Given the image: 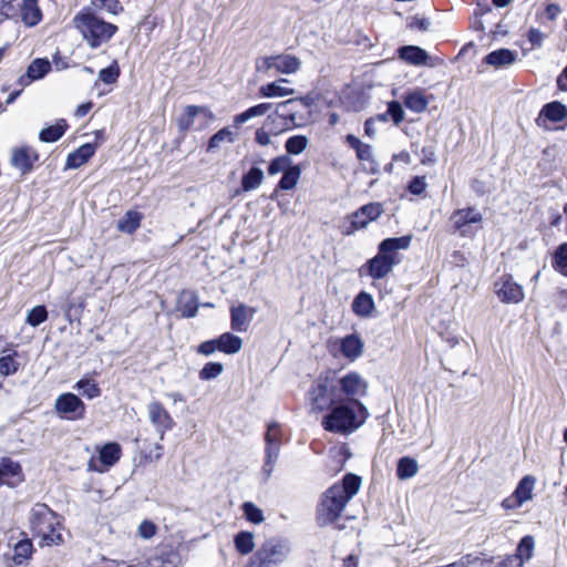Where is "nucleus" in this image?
<instances>
[{
	"instance_id": "6e6d98bb",
	"label": "nucleus",
	"mask_w": 567,
	"mask_h": 567,
	"mask_svg": "<svg viewBox=\"0 0 567 567\" xmlns=\"http://www.w3.org/2000/svg\"><path fill=\"white\" fill-rule=\"evenodd\" d=\"M470 566V565H474L476 567H494L496 565V563L493 560V559H489V558H486L485 556L481 557V556H472V555H466L465 557H463V567L464 566Z\"/></svg>"
},
{
	"instance_id": "423d86ee",
	"label": "nucleus",
	"mask_w": 567,
	"mask_h": 567,
	"mask_svg": "<svg viewBox=\"0 0 567 567\" xmlns=\"http://www.w3.org/2000/svg\"><path fill=\"white\" fill-rule=\"evenodd\" d=\"M290 553V544L285 538L267 539L249 558L248 567H276Z\"/></svg>"
},
{
	"instance_id": "9d476101",
	"label": "nucleus",
	"mask_w": 567,
	"mask_h": 567,
	"mask_svg": "<svg viewBox=\"0 0 567 567\" xmlns=\"http://www.w3.org/2000/svg\"><path fill=\"white\" fill-rule=\"evenodd\" d=\"M280 425L278 422L272 421L267 425V431L264 434L265 439V461L262 465V474L269 478L274 472L275 463L279 457L280 443H279Z\"/></svg>"
},
{
	"instance_id": "1a4fd4ad",
	"label": "nucleus",
	"mask_w": 567,
	"mask_h": 567,
	"mask_svg": "<svg viewBox=\"0 0 567 567\" xmlns=\"http://www.w3.org/2000/svg\"><path fill=\"white\" fill-rule=\"evenodd\" d=\"M364 342L359 332L353 331L341 338L329 342V351L333 354H340L344 359L353 362L363 353Z\"/></svg>"
},
{
	"instance_id": "412c9836",
	"label": "nucleus",
	"mask_w": 567,
	"mask_h": 567,
	"mask_svg": "<svg viewBox=\"0 0 567 567\" xmlns=\"http://www.w3.org/2000/svg\"><path fill=\"white\" fill-rule=\"evenodd\" d=\"M199 306L198 296L190 290L183 289L176 298V310L182 318L196 317Z\"/></svg>"
},
{
	"instance_id": "b1692460",
	"label": "nucleus",
	"mask_w": 567,
	"mask_h": 567,
	"mask_svg": "<svg viewBox=\"0 0 567 567\" xmlns=\"http://www.w3.org/2000/svg\"><path fill=\"white\" fill-rule=\"evenodd\" d=\"M375 309L374 299L371 293L361 290L352 300L351 310L360 318H369Z\"/></svg>"
},
{
	"instance_id": "680f3d73",
	"label": "nucleus",
	"mask_w": 567,
	"mask_h": 567,
	"mask_svg": "<svg viewBox=\"0 0 567 567\" xmlns=\"http://www.w3.org/2000/svg\"><path fill=\"white\" fill-rule=\"evenodd\" d=\"M272 69H275V66H274V55L258 58L256 60V70H257V72L267 74Z\"/></svg>"
},
{
	"instance_id": "c756f323",
	"label": "nucleus",
	"mask_w": 567,
	"mask_h": 567,
	"mask_svg": "<svg viewBox=\"0 0 567 567\" xmlns=\"http://www.w3.org/2000/svg\"><path fill=\"white\" fill-rule=\"evenodd\" d=\"M233 542L236 551L241 556L251 554L255 548V535L249 530H239L234 535Z\"/></svg>"
},
{
	"instance_id": "cd10ccee",
	"label": "nucleus",
	"mask_w": 567,
	"mask_h": 567,
	"mask_svg": "<svg viewBox=\"0 0 567 567\" xmlns=\"http://www.w3.org/2000/svg\"><path fill=\"white\" fill-rule=\"evenodd\" d=\"M95 153V146L91 143L81 145L70 153L66 158V168H78L85 164Z\"/></svg>"
},
{
	"instance_id": "72a5a7b5",
	"label": "nucleus",
	"mask_w": 567,
	"mask_h": 567,
	"mask_svg": "<svg viewBox=\"0 0 567 567\" xmlns=\"http://www.w3.org/2000/svg\"><path fill=\"white\" fill-rule=\"evenodd\" d=\"M289 82L287 79H279L278 81L261 85L259 89V94L262 97H281L287 95H292L295 93L293 89L285 87L281 83Z\"/></svg>"
},
{
	"instance_id": "473e14b6",
	"label": "nucleus",
	"mask_w": 567,
	"mask_h": 567,
	"mask_svg": "<svg viewBox=\"0 0 567 567\" xmlns=\"http://www.w3.org/2000/svg\"><path fill=\"white\" fill-rule=\"evenodd\" d=\"M21 17L25 25H37L42 19V12L38 6V0H23Z\"/></svg>"
},
{
	"instance_id": "79ce46f5",
	"label": "nucleus",
	"mask_w": 567,
	"mask_h": 567,
	"mask_svg": "<svg viewBox=\"0 0 567 567\" xmlns=\"http://www.w3.org/2000/svg\"><path fill=\"white\" fill-rule=\"evenodd\" d=\"M208 110L203 106L188 105L185 109V113L178 118V127L181 131H187L193 124L194 118L199 113H206Z\"/></svg>"
},
{
	"instance_id": "9b49d317",
	"label": "nucleus",
	"mask_w": 567,
	"mask_h": 567,
	"mask_svg": "<svg viewBox=\"0 0 567 567\" xmlns=\"http://www.w3.org/2000/svg\"><path fill=\"white\" fill-rule=\"evenodd\" d=\"M21 535L22 538L13 544L12 553L3 555L6 567L27 566L37 551L32 539L25 533Z\"/></svg>"
},
{
	"instance_id": "49530a36",
	"label": "nucleus",
	"mask_w": 567,
	"mask_h": 567,
	"mask_svg": "<svg viewBox=\"0 0 567 567\" xmlns=\"http://www.w3.org/2000/svg\"><path fill=\"white\" fill-rule=\"evenodd\" d=\"M301 175V169L299 166L293 165L289 169H287L281 179L279 181L278 187L284 190H289L296 187Z\"/></svg>"
},
{
	"instance_id": "e433bc0d",
	"label": "nucleus",
	"mask_w": 567,
	"mask_h": 567,
	"mask_svg": "<svg viewBox=\"0 0 567 567\" xmlns=\"http://www.w3.org/2000/svg\"><path fill=\"white\" fill-rule=\"evenodd\" d=\"M66 127V122L64 120H60L56 124L43 128L39 134V138L45 143L56 142L63 136Z\"/></svg>"
},
{
	"instance_id": "3c124183",
	"label": "nucleus",
	"mask_w": 567,
	"mask_h": 567,
	"mask_svg": "<svg viewBox=\"0 0 567 567\" xmlns=\"http://www.w3.org/2000/svg\"><path fill=\"white\" fill-rule=\"evenodd\" d=\"M292 161L288 155H280L276 158H274L269 166H268V173L270 175H276L280 172H286L290 167H292Z\"/></svg>"
},
{
	"instance_id": "37998d69",
	"label": "nucleus",
	"mask_w": 567,
	"mask_h": 567,
	"mask_svg": "<svg viewBox=\"0 0 567 567\" xmlns=\"http://www.w3.org/2000/svg\"><path fill=\"white\" fill-rule=\"evenodd\" d=\"M244 518L255 525L265 520L264 512L252 502H244L241 505Z\"/></svg>"
},
{
	"instance_id": "f704fd0d",
	"label": "nucleus",
	"mask_w": 567,
	"mask_h": 567,
	"mask_svg": "<svg viewBox=\"0 0 567 567\" xmlns=\"http://www.w3.org/2000/svg\"><path fill=\"white\" fill-rule=\"evenodd\" d=\"M271 107H272L271 103H260L258 105L251 106L248 110H246L245 112L235 115L234 125L236 127H238L252 117L265 115L268 111L271 110Z\"/></svg>"
},
{
	"instance_id": "2eb2a0df",
	"label": "nucleus",
	"mask_w": 567,
	"mask_h": 567,
	"mask_svg": "<svg viewBox=\"0 0 567 567\" xmlns=\"http://www.w3.org/2000/svg\"><path fill=\"white\" fill-rule=\"evenodd\" d=\"M297 100L290 99L285 102H281L277 105L276 112L268 116V124H272L277 121L282 122L280 127L271 128V133L277 135L286 130L291 128L296 125V112L290 110L289 106L295 104Z\"/></svg>"
},
{
	"instance_id": "20e7f679",
	"label": "nucleus",
	"mask_w": 567,
	"mask_h": 567,
	"mask_svg": "<svg viewBox=\"0 0 567 567\" xmlns=\"http://www.w3.org/2000/svg\"><path fill=\"white\" fill-rule=\"evenodd\" d=\"M73 24L93 49L109 42L117 31L115 24L104 21L90 11L79 12L73 18Z\"/></svg>"
},
{
	"instance_id": "a18cd8bd",
	"label": "nucleus",
	"mask_w": 567,
	"mask_h": 567,
	"mask_svg": "<svg viewBox=\"0 0 567 567\" xmlns=\"http://www.w3.org/2000/svg\"><path fill=\"white\" fill-rule=\"evenodd\" d=\"M405 106L416 113L423 112L427 107V100L421 92H412L404 97Z\"/></svg>"
},
{
	"instance_id": "dca6fc26",
	"label": "nucleus",
	"mask_w": 567,
	"mask_h": 567,
	"mask_svg": "<svg viewBox=\"0 0 567 567\" xmlns=\"http://www.w3.org/2000/svg\"><path fill=\"white\" fill-rule=\"evenodd\" d=\"M383 213V207L380 203H370L360 207L355 213L351 216V230H348L347 234H351L352 231L364 228L369 223L375 220Z\"/></svg>"
},
{
	"instance_id": "bb28decb",
	"label": "nucleus",
	"mask_w": 567,
	"mask_h": 567,
	"mask_svg": "<svg viewBox=\"0 0 567 567\" xmlns=\"http://www.w3.org/2000/svg\"><path fill=\"white\" fill-rule=\"evenodd\" d=\"M73 389L87 400H94L102 394L99 383L89 374H85L73 384Z\"/></svg>"
},
{
	"instance_id": "5fc2aeb1",
	"label": "nucleus",
	"mask_w": 567,
	"mask_h": 567,
	"mask_svg": "<svg viewBox=\"0 0 567 567\" xmlns=\"http://www.w3.org/2000/svg\"><path fill=\"white\" fill-rule=\"evenodd\" d=\"M533 548H534V539L532 536H525L520 539L518 544L517 551L518 554L516 556L522 557L523 561L528 560L533 555Z\"/></svg>"
},
{
	"instance_id": "f3484780",
	"label": "nucleus",
	"mask_w": 567,
	"mask_h": 567,
	"mask_svg": "<svg viewBox=\"0 0 567 567\" xmlns=\"http://www.w3.org/2000/svg\"><path fill=\"white\" fill-rule=\"evenodd\" d=\"M536 478L533 475H525L517 484L512 497L504 501L506 507H519L533 498V491Z\"/></svg>"
},
{
	"instance_id": "393cba45",
	"label": "nucleus",
	"mask_w": 567,
	"mask_h": 567,
	"mask_svg": "<svg viewBox=\"0 0 567 567\" xmlns=\"http://www.w3.org/2000/svg\"><path fill=\"white\" fill-rule=\"evenodd\" d=\"M517 60V52L509 49H498L488 53L484 62L494 69H501L512 65Z\"/></svg>"
},
{
	"instance_id": "7ed1b4c3",
	"label": "nucleus",
	"mask_w": 567,
	"mask_h": 567,
	"mask_svg": "<svg viewBox=\"0 0 567 567\" xmlns=\"http://www.w3.org/2000/svg\"><path fill=\"white\" fill-rule=\"evenodd\" d=\"M332 399L321 419L324 431L347 436L365 423L369 410L360 400Z\"/></svg>"
},
{
	"instance_id": "6e6552de",
	"label": "nucleus",
	"mask_w": 567,
	"mask_h": 567,
	"mask_svg": "<svg viewBox=\"0 0 567 567\" xmlns=\"http://www.w3.org/2000/svg\"><path fill=\"white\" fill-rule=\"evenodd\" d=\"M54 411L61 420L81 421L85 417L86 404L80 395L73 392H63L55 399Z\"/></svg>"
},
{
	"instance_id": "e2e57ef3",
	"label": "nucleus",
	"mask_w": 567,
	"mask_h": 567,
	"mask_svg": "<svg viewBox=\"0 0 567 567\" xmlns=\"http://www.w3.org/2000/svg\"><path fill=\"white\" fill-rule=\"evenodd\" d=\"M352 457V452L347 443H343L338 450L339 471L343 470L346 463Z\"/></svg>"
},
{
	"instance_id": "ea45409f",
	"label": "nucleus",
	"mask_w": 567,
	"mask_h": 567,
	"mask_svg": "<svg viewBox=\"0 0 567 567\" xmlns=\"http://www.w3.org/2000/svg\"><path fill=\"white\" fill-rule=\"evenodd\" d=\"M264 181V172L258 167H251L241 178V188L250 192L258 188Z\"/></svg>"
},
{
	"instance_id": "c9c22d12",
	"label": "nucleus",
	"mask_w": 567,
	"mask_h": 567,
	"mask_svg": "<svg viewBox=\"0 0 567 567\" xmlns=\"http://www.w3.org/2000/svg\"><path fill=\"white\" fill-rule=\"evenodd\" d=\"M19 353L12 350L11 353L0 355V375L3 378L16 374L20 369V363L17 361Z\"/></svg>"
},
{
	"instance_id": "09e8293b",
	"label": "nucleus",
	"mask_w": 567,
	"mask_h": 567,
	"mask_svg": "<svg viewBox=\"0 0 567 567\" xmlns=\"http://www.w3.org/2000/svg\"><path fill=\"white\" fill-rule=\"evenodd\" d=\"M309 144V140L305 135H295L286 141L285 148L288 154L299 155Z\"/></svg>"
},
{
	"instance_id": "c85d7f7f",
	"label": "nucleus",
	"mask_w": 567,
	"mask_h": 567,
	"mask_svg": "<svg viewBox=\"0 0 567 567\" xmlns=\"http://www.w3.org/2000/svg\"><path fill=\"white\" fill-rule=\"evenodd\" d=\"M399 56L412 65H423L429 59L426 51L415 45H405L400 48Z\"/></svg>"
},
{
	"instance_id": "338daca9",
	"label": "nucleus",
	"mask_w": 567,
	"mask_h": 567,
	"mask_svg": "<svg viewBox=\"0 0 567 567\" xmlns=\"http://www.w3.org/2000/svg\"><path fill=\"white\" fill-rule=\"evenodd\" d=\"M527 39L532 43L533 48H539L543 44L545 34L540 30L532 28L527 33Z\"/></svg>"
},
{
	"instance_id": "de8ad7c7",
	"label": "nucleus",
	"mask_w": 567,
	"mask_h": 567,
	"mask_svg": "<svg viewBox=\"0 0 567 567\" xmlns=\"http://www.w3.org/2000/svg\"><path fill=\"white\" fill-rule=\"evenodd\" d=\"M224 371V364L217 361H209L198 372V378L202 381H210L218 378Z\"/></svg>"
},
{
	"instance_id": "6ab92c4d",
	"label": "nucleus",
	"mask_w": 567,
	"mask_h": 567,
	"mask_svg": "<svg viewBox=\"0 0 567 567\" xmlns=\"http://www.w3.org/2000/svg\"><path fill=\"white\" fill-rule=\"evenodd\" d=\"M230 312V328L236 332H245L248 329L249 321L252 319L256 309L246 306L245 303H238L231 306Z\"/></svg>"
},
{
	"instance_id": "c03bdc74",
	"label": "nucleus",
	"mask_w": 567,
	"mask_h": 567,
	"mask_svg": "<svg viewBox=\"0 0 567 567\" xmlns=\"http://www.w3.org/2000/svg\"><path fill=\"white\" fill-rule=\"evenodd\" d=\"M48 309L45 305H38L31 308L25 318V322L35 328L48 320Z\"/></svg>"
},
{
	"instance_id": "7c9ffc66",
	"label": "nucleus",
	"mask_w": 567,
	"mask_h": 567,
	"mask_svg": "<svg viewBox=\"0 0 567 567\" xmlns=\"http://www.w3.org/2000/svg\"><path fill=\"white\" fill-rule=\"evenodd\" d=\"M419 470L417 461L409 455L401 456L396 461L395 475L401 481L412 478Z\"/></svg>"
},
{
	"instance_id": "8fccbe9b",
	"label": "nucleus",
	"mask_w": 567,
	"mask_h": 567,
	"mask_svg": "<svg viewBox=\"0 0 567 567\" xmlns=\"http://www.w3.org/2000/svg\"><path fill=\"white\" fill-rule=\"evenodd\" d=\"M120 73L121 71L117 61H113L110 66L102 69L99 72V80L105 84H114L117 82Z\"/></svg>"
},
{
	"instance_id": "774afa93",
	"label": "nucleus",
	"mask_w": 567,
	"mask_h": 567,
	"mask_svg": "<svg viewBox=\"0 0 567 567\" xmlns=\"http://www.w3.org/2000/svg\"><path fill=\"white\" fill-rule=\"evenodd\" d=\"M430 21L425 18L413 17L408 27L412 30L426 31L429 29Z\"/></svg>"
},
{
	"instance_id": "ddd939ff",
	"label": "nucleus",
	"mask_w": 567,
	"mask_h": 567,
	"mask_svg": "<svg viewBox=\"0 0 567 567\" xmlns=\"http://www.w3.org/2000/svg\"><path fill=\"white\" fill-rule=\"evenodd\" d=\"M25 481L20 462L9 456L0 457V487L16 488Z\"/></svg>"
},
{
	"instance_id": "4c0bfd02",
	"label": "nucleus",
	"mask_w": 567,
	"mask_h": 567,
	"mask_svg": "<svg viewBox=\"0 0 567 567\" xmlns=\"http://www.w3.org/2000/svg\"><path fill=\"white\" fill-rule=\"evenodd\" d=\"M496 295L505 303H517L524 298L522 286H501Z\"/></svg>"
},
{
	"instance_id": "4d7b16f0",
	"label": "nucleus",
	"mask_w": 567,
	"mask_h": 567,
	"mask_svg": "<svg viewBox=\"0 0 567 567\" xmlns=\"http://www.w3.org/2000/svg\"><path fill=\"white\" fill-rule=\"evenodd\" d=\"M388 114L395 125H399L404 118V111L398 101H391L388 104Z\"/></svg>"
},
{
	"instance_id": "69168bd1",
	"label": "nucleus",
	"mask_w": 567,
	"mask_h": 567,
	"mask_svg": "<svg viewBox=\"0 0 567 567\" xmlns=\"http://www.w3.org/2000/svg\"><path fill=\"white\" fill-rule=\"evenodd\" d=\"M409 190L414 195H421L425 188L426 183L423 176H415L409 184Z\"/></svg>"
},
{
	"instance_id": "052dcab7",
	"label": "nucleus",
	"mask_w": 567,
	"mask_h": 567,
	"mask_svg": "<svg viewBox=\"0 0 567 567\" xmlns=\"http://www.w3.org/2000/svg\"><path fill=\"white\" fill-rule=\"evenodd\" d=\"M154 451L156 452L155 454H153L152 450L150 452H146L145 450L141 451V460L145 463L158 461L163 456V445L156 443L154 445Z\"/></svg>"
},
{
	"instance_id": "58836bf2",
	"label": "nucleus",
	"mask_w": 567,
	"mask_h": 567,
	"mask_svg": "<svg viewBox=\"0 0 567 567\" xmlns=\"http://www.w3.org/2000/svg\"><path fill=\"white\" fill-rule=\"evenodd\" d=\"M236 133L229 127H224L215 133L208 141L207 152L218 148L221 144H231L235 142Z\"/></svg>"
},
{
	"instance_id": "f03ea898",
	"label": "nucleus",
	"mask_w": 567,
	"mask_h": 567,
	"mask_svg": "<svg viewBox=\"0 0 567 567\" xmlns=\"http://www.w3.org/2000/svg\"><path fill=\"white\" fill-rule=\"evenodd\" d=\"M362 477L348 472L340 481L327 488L316 507V523L319 527L334 524L341 517L348 503L358 494Z\"/></svg>"
},
{
	"instance_id": "603ef678",
	"label": "nucleus",
	"mask_w": 567,
	"mask_h": 567,
	"mask_svg": "<svg viewBox=\"0 0 567 567\" xmlns=\"http://www.w3.org/2000/svg\"><path fill=\"white\" fill-rule=\"evenodd\" d=\"M556 269L567 277V244L560 245L555 252Z\"/></svg>"
},
{
	"instance_id": "bf43d9fd",
	"label": "nucleus",
	"mask_w": 567,
	"mask_h": 567,
	"mask_svg": "<svg viewBox=\"0 0 567 567\" xmlns=\"http://www.w3.org/2000/svg\"><path fill=\"white\" fill-rule=\"evenodd\" d=\"M157 532L155 523L148 519H144L138 526V534L144 539L152 538Z\"/></svg>"
},
{
	"instance_id": "a211bd4d",
	"label": "nucleus",
	"mask_w": 567,
	"mask_h": 567,
	"mask_svg": "<svg viewBox=\"0 0 567 567\" xmlns=\"http://www.w3.org/2000/svg\"><path fill=\"white\" fill-rule=\"evenodd\" d=\"M567 116V107L557 101L545 104L537 118L536 124L545 130L548 128V122L558 123Z\"/></svg>"
},
{
	"instance_id": "39448f33",
	"label": "nucleus",
	"mask_w": 567,
	"mask_h": 567,
	"mask_svg": "<svg viewBox=\"0 0 567 567\" xmlns=\"http://www.w3.org/2000/svg\"><path fill=\"white\" fill-rule=\"evenodd\" d=\"M412 236L384 239L379 246V254L370 261L369 272L374 279L384 277L393 265L400 261L398 250L408 249Z\"/></svg>"
},
{
	"instance_id": "864d4df0",
	"label": "nucleus",
	"mask_w": 567,
	"mask_h": 567,
	"mask_svg": "<svg viewBox=\"0 0 567 567\" xmlns=\"http://www.w3.org/2000/svg\"><path fill=\"white\" fill-rule=\"evenodd\" d=\"M91 2L94 7L112 14H118L123 11V7L118 0H91Z\"/></svg>"
},
{
	"instance_id": "4468645a",
	"label": "nucleus",
	"mask_w": 567,
	"mask_h": 567,
	"mask_svg": "<svg viewBox=\"0 0 567 567\" xmlns=\"http://www.w3.org/2000/svg\"><path fill=\"white\" fill-rule=\"evenodd\" d=\"M55 513L44 503H37L30 512V528L37 534H43L45 529H52V519Z\"/></svg>"
},
{
	"instance_id": "0e129e2a",
	"label": "nucleus",
	"mask_w": 567,
	"mask_h": 567,
	"mask_svg": "<svg viewBox=\"0 0 567 567\" xmlns=\"http://www.w3.org/2000/svg\"><path fill=\"white\" fill-rule=\"evenodd\" d=\"M494 567H524L523 558L518 556H507L496 561Z\"/></svg>"
},
{
	"instance_id": "a878e982",
	"label": "nucleus",
	"mask_w": 567,
	"mask_h": 567,
	"mask_svg": "<svg viewBox=\"0 0 567 567\" xmlns=\"http://www.w3.org/2000/svg\"><path fill=\"white\" fill-rule=\"evenodd\" d=\"M216 341L218 346V351L225 354H236L243 348V339L239 336H236L229 331L216 337Z\"/></svg>"
},
{
	"instance_id": "5701e85b",
	"label": "nucleus",
	"mask_w": 567,
	"mask_h": 567,
	"mask_svg": "<svg viewBox=\"0 0 567 567\" xmlns=\"http://www.w3.org/2000/svg\"><path fill=\"white\" fill-rule=\"evenodd\" d=\"M51 70V64L48 60L35 59L28 66L25 73L18 80L19 85L28 86L33 81L42 79Z\"/></svg>"
},
{
	"instance_id": "2f4dec72",
	"label": "nucleus",
	"mask_w": 567,
	"mask_h": 567,
	"mask_svg": "<svg viewBox=\"0 0 567 567\" xmlns=\"http://www.w3.org/2000/svg\"><path fill=\"white\" fill-rule=\"evenodd\" d=\"M301 65L300 60L290 54L274 55L275 70L282 74H291L299 70Z\"/></svg>"
},
{
	"instance_id": "a19ab883",
	"label": "nucleus",
	"mask_w": 567,
	"mask_h": 567,
	"mask_svg": "<svg viewBox=\"0 0 567 567\" xmlns=\"http://www.w3.org/2000/svg\"><path fill=\"white\" fill-rule=\"evenodd\" d=\"M142 216L140 213L134 210H128L122 219L117 223L118 230L126 233V234H133L141 224Z\"/></svg>"
},
{
	"instance_id": "f8f14e48",
	"label": "nucleus",
	"mask_w": 567,
	"mask_h": 567,
	"mask_svg": "<svg viewBox=\"0 0 567 567\" xmlns=\"http://www.w3.org/2000/svg\"><path fill=\"white\" fill-rule=\"evenodd\" d=\"M147 412L150 422L159 435V440H164L165 433L172 431L176 426V422L159 401L150 402Z\"/></svg>"
},
{
	"instance_id": "4be33fe9",
	"label": "nucleus",
	"mask_w": 567,
	"mask_h": 567,
	"mask_svg": "<svg viewBox=\"0 0 567 567\" xmlns=\"http://www.w3.org/2000/svg\"><path fill=\"white\" fill-rule=\"evenodd\" d=\"M85 306L86 301L83 296H74L73 292H71L61 305V308L65 319L70 323H73L74 321L80 322Z\"/></svg>"
},
{
	"instance_id": "aec40b11",
	"label": "nucleus",
	"mask_w": 567,
	"mask_h": 567,
	"mask_svg": "<svg viewBox=\"0 0 567 567\" xmlns=\"http://www.w3.org/2000/svg\"><path fill=\"white\" fill-rule=\"evenodd\" d=\"M38 159L39 155L35 150L29 146H23L13 151L11 163L21 172L22 175H25L33 169V164Z\"/></svg>"
},
{
	"instance_id": "0eeeda50",
	"label": "nucleus",
	"mask_w": 567,
	"mask_h": 567,
	"mask_svg": "<svg viewBox=\"0 0 567 567\" xmlns=\"http://www.w3.org/2000/svg\"><path fill=\"white\" fill-rule=\"evenodd\" d=\"M96 456H91L87 462L90 472L106 473L115 466L122 456V446L116 441H109L96 446Z\"/></svg>"
},
{
	"instance_id": "f257e3e1",
	"label": "nucleus",
	"mask_w": 567,
	"mask_h": 567,
	"mask_svg": "<svg viewBox=\"0 0 567 567\" xmlns=\"http://www.w3.org/2000/svg\"><path fill=\"white\" fill-rule=\"evenodd\" d=\"M368 383L362 377L350 371L338 381L330 379L329 375L320 374L311 384L308 393L312 403V410L323 412L324 408L334 399L359 400L358 395H365Z\"/></svg>"
},
{
	"instance_id": "13d9d810",
	"label": "nucleus",
	"mask_w": 567,
	"mask_h": 567,
	"mask_svg": "<svg viewBox=\"0 0 567 567\" xmlns=\"http://www.w3.org/2000/svg\"><path fill=\"white\" fill-rule=\"evenodd\" d=\"M196 351L198 354H202L205 357H209V355L214 354L216 351H218L216 338L208 339V340L200 342L197 346Z\"/></svg>"
}]
</instances>
